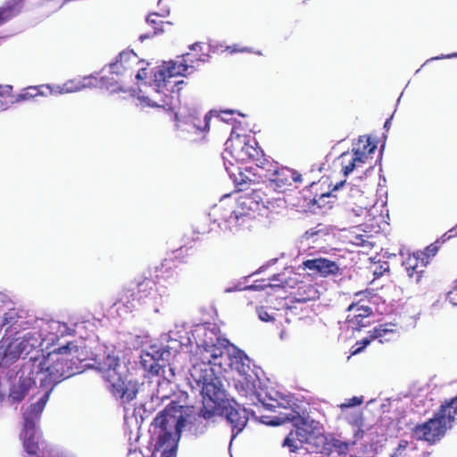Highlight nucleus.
I'll return each instance as SVG.
<instances>
[{
	"label": "nucleus",
	"instance_id": "3c124183",
	"mask_svg": "<svg viewBox=\"0 0 457 457\" xmlns=\"http://www.w3.org/2000/svg\"><path fill=\"white\" fill-rule=\"evenodd\" d=\"M260 318L262 320H265V321H268L270 320V315L265 312L263 315L262 314H260Z\"/></svg>",
	"mask_w": 457,
	"mask_h": 457
},
{
	"label": "nucleus",
	"instance_id": "37998d69",
	"mask_svg": "<svg viewBox=\"0 0 457 457\" xmlns=\"http://www.w3.org/2000/svg\"><path fill=\"white\" fill-rule=\"evenodd\" d=\"M457 237V224L452 228L451 229H449L447 232H445L442 237H441V239L443 242H445L453 237Z\"/></svg>",
	"mask_w": 457,
	"mask_h": 457
},
{
	"label": "nucleus",
	"instance_id": "2f4dec72",
	"mask_svg": "<svg viewBox=\"0 0 457 457\" xmlns=\"http://www.w3.org/2000/svg\"><path fill=\"white\" fill-rule=\"evenodd\" d=\"M295 407H284L285 411H280V417L278 418L277 421H273L272 424L278 425L281 423H285L287 421H295L300 418V411H298L299 407L295 404Z\"/></svg>",
	"mask_w": 457,
	"mask_h": 457
},
{
	"label": "nucleus",
	"instance_id": "a878e982",
	"mask_svg": "<svg viewBox=\"0 0 457 457\" xmlns=\"http://www.w3.org/2000/svg\"><path fill=\"white\" fill-rule=\"evenodd\" d=\"M23 1L24 0H8L0 6V26L22 12Z\"/></svg>",
	"mask_w": 457,
	"mask_h": 457
},
{
	"label": "nucleus",
	"instance_id": "c9c22d12",
	"mask_svg": "<svg viewBox=\"0 0 457 457\" xmlns=\"http://www.w3.org/2000/svg\"><path fill=\"white\" fill-rule=\"evenodd\" d=\"M349 443L341 441L339 439L335 438L331 436L330 438V447L331 448V453L336 451L339 454H346L349 451Z\"/></svg>",
	"mask_w": 457,
	"mask_h": 457
},
{
	"label": "nucleus",
	"instance_id": "20e7f679",
	"mask_svg": "<svg viewBox=\"0 0 457 457\" xmlns=\"http://www.w3.org/2000/svg\"><path fill=\"white\" fill-rule=\"evenodd\" d=\"M236 226L239 232L251 230L256 224L262 208L270 203L262 187L253 188L251 193H245L238 196L235 202Z\"/></svg>",
	"mask_w": 457,
	"mask_h": 457
},
{
	"label": "nucleus",
	"instance_id": "b1692460",
	"mask_svg": "<svg viewBox=\"0 0 457 457\" xmlns=\"http://www.w3.org/2000/svg\"><path fill=\"white\" fill-rule=\"evenodd\" d=\"M436 414L451 428L457 420V395L445 401Z\"/></svg>",
	"mask_w": 457,
	"mask_h": 457
},
{
	"label": "nucleus",
	"instance_id": "13d9d810",
	"mask_svg": "<svg viewBox=\"0 0 457 457\" xmlns=\"http://www.w3.org/2000/svg\"><path fill=\"white\" fill-rule=\"evenodd\" d=\"M356 347H361V345H356V344L353 346V350L355 349Z\"/></svg>",
	"mask_w": 457,
	"mask_h": 457
},
{
	"label": "nucleus",
	"instance_id": "9b49d317",
	"mask_svg": "<svg viewBox=\"0 0 457 457\" xmlns=\"http://www.w3.org/2000/svg\"><path fill=\"white\" fill-rule=\"evenodd\" d=\"M104 378L112 395L122 400L123 403H129L137 397L138 383L133 380L126 381L115 368L106 370Z\"/></svg>",
	"mask_w": 457,
	"mask_h": 457
},
{
	"label": "nucleus",
	"instance_id": "a211bd4d",
	"mask_svg": "<svg viewBox=\"0 0 457 457\" xmlns=\"http://www.w3.org/2000/svg\"><path fill=\"white\" fill-rule=\"evenodd\" d=\"M46 391L44 395L35 403L30 404L27 410L23 412V426L36 428L37 422L40 420L41 414L45 409V406L49 399L52 392L49 388H44Z\"/></svg>",
	"mask_w": 457,
	"mask_h": 457
},
{
	"label": "nucleus",
	"instance_id": "58836bf2",
	"mask_svg": "<svg viewBox=\"0 0 457 457\" xmlns=\"http://www.w3.org/2000/svg\"><path fill=\"white\" fill-rule=\"evenodd\" d=\"M363 403L362 396H353L352 398L346 399L345 403H341L339 406L342 410L353 407L356 405H361Z\"/></svg>",
	"mask_w": 457,
	"mask_h": 457
},
{
	"label": "nucleus",
	"instance_id": "c03bdc74",
	"mask_svg": "<svg viewBox=\"0 0 457 457\" xmlns=\"http://www.w3.org/2000/svg\"><path fill=\"white\" fill-rule=\"evenodd\" d=\"M135 77L138 80H144L147 77V71L145 68H140L138 70L135 69Z\"/></svg>",
	"mask_w": 457,
	"mask_h": 457
},
{
	"label": "nucleus",
	"instance_id": "393cba45",
	"mask_svg": "<svg viewBox=\"0 0 457 457\" xmlns=\"http://www.w3.org/2000/svg\"><path fill=\"white\" fill-rule=\"evenodd\" d=\"M21 437L26 453L29 455H36L39 450V438L37 436L36 428H22Z\"/></svg>",
	"mask_w": 457,
	"mask_h": 457
},
{
	"label": "nucleus",
	"instance_id": "79ce46f5",
	"mask_svg": "<svg viewBox=\"0 0 457 457\" xmlns=\"http://www.w3.org/2000/svg\"><path fill=\"white\" fill-rule=\"evenodd\" d=\"M172 439V433L166 430H162V434H160L158 437V445L160 446H163L168 444Z\"/></svg>",
	"mask_w": 457,
	"mask_h": 457
},
{
	"label": "nucleus",
	"instance_id": "423d86ee",
	"mask_svg": "<svg viewBox=\"0 0 457 457\" xmlns=\"http://www.w3.org/2000/svg\"><path fill=\"white\" fill-rule=\"evenodd\" d=\"M258 178L265 179L267 183L263 189L274 190L278 193L286 192L293 182H301L302 175L295 170L279 166L278 162L268 159L262 169L258 170Z\"/></svg>",
	"mask_w": 457,
	"mask_h": 457
},
{
	"label": "nucleus",
	"instance_id": "f03ea898",
	"mask_svg": "<svg viewBox=\"0 0 457 457\" xmlns=\"http://www.w3.org/2000/svg\"><path fill=\"white\" fill-rule=\"evenodd\" d=\"M79 348L72 343L59 347L49 353L38 362L34 361L30 374L37 375L40 387H54L61 381L82 371V361Z\"/></svg>",
	"mask_w": 457,
	"mask_h": 457
},
{
	"label": "nucleus",
	"instance_id": "72a5a7b5",
	"mask_svg": "<svg viewBox=\"0 0 457 457\" xmlns=\"http://www.w3.org/2000/svg\"><path fill=\"white\" fill-rule=\"evenodd\" d=\"M14 95L11 85H0V111L4 110L10 103H13Z\"/></svg>",
	"mask_w": 457,
	"mask_h": 457
},
{
	"label": "nucleus",
	"instance_id": "6ab92c4d",
	"mask_svg": "<svg viewBox=\"0 0 457 457\" xmlns=\"http://www.w3.org/2000/svg\"><path fill=\"white\" fill-rule=\"evenodd\" d=\"M330 438L331 436H327L321 433L317 435L311 433L308 436H305L304 439H299V442L306 443L308 445L307 450L309 452L328 456L331 454V448H329Z\"/></svg>",
	"mask_w": 457,
	"mask_h": 457
},
{
	"label": "nucleus",
	"instance_id": "4468645a",
	"mask_svg": "<svg viewBox=\"0 0 457 457\" xmlns=\"http://www.w3.org/2000/svg\"><path fill=\"white\" fill-rule=\"evenodd\" d=\"M140 63L137 55L132 51H123L116 61L110 63L108 72L123 80L124 78L131 79L135 73V68Z\"/></svg>",
	"mask_w": 457,
	"mask_h": 457
},
{
	"label": "nucleus",
	"instance_id": "e433bc0d",
	"mask_svg": "<svg viewBox=\"0 0 457 457\" xmlns=\"http://www.w3.org/2000/svg\"><path fill=\"white\" fill-rule=\"evenodd\" d=\"M391 333H394V330L388 329L386 325H379L378 327L374 328L373 331L371 332V338L379 339V342L383 343V337Z\"/></svg>",
	"mask_w": 457,
	"mask_h": 457
},
{
	"label": "nucleus",
	"instance_id": "c85d7f7f",
	"mask_svg": "<svg viewBox=\"0 0 457 457\" xmlns=\"http://www.w3.org/2000/svg\"><path fill=\"white\" fill-rule=\"evenodd\" d=\"M43 88H46L51 91V87L48 85H40V86H29L21 90L20 94L14 96V102H21L31 100L39 96H45Z\"/></svg>",
	"mask_w": 457,
	"mask_h": 457
},
{
	"label": "nucleus",
	"instance_id": "412c9836",
	"mask_svg": "<svg viewBox=\"0 0 457 457\" xmlns=\"http://www.w3.org/2000/svg\"><path fill=\"white\" fill-rule=\"evenodd\" d=\"M350 192V199L347 203L350 208L349 211L356 216L363 215L370 207L367 197L357 187H352Z\"/></svg>",
	"mask_w": 457,
	"mask_h": 457
},
{
	"label": "nucleus",
	"instance_id": "8fccbe9b",
	"mask_svg": "<svg viewBox=\"0 0 457 457\" xmlns=\"http://www.w3.org/2000/svg\"><path fill=\"white\" fill-rule=\"evenodd\" d=\"M331 196H332V192L329 191V192L321 194L319 197V200H321L322 198H325V197H331Z\"/></svg>",
	"mask_w": 457,
	"mask_h": 457
},
{
	"label": "nucleus",
	"instance_id": "a18cd8bd",
	"mask_svg": "<svg viewBox=\"0 0 457 457\" xmlns=\"http://www.w3.org/2000/svg\"><path fill=\"white\" fill-rule=\"evenodd\" d=\"M161 366L154 361L151 366L149 367L148 370L152 375H159Z\"/></svg>",
	"mask_w": 457,
	"mask_h": 457
},
{
	"label": "nucleus",
	"instance_id": "5701e85b",
	"mask_svg": "<svg viewBox=\"0 0 457 457\" xmlns=\"http://www.w3.org/2000/svg\"><path fill=\"white\" fill-rule=\"evenodd\" d=\"M232 350L228 351L227 354L228 368L237 370L240 373H245L249 368L247 361H249L247 355L244 351L238 349L235 345L231 346Z\"/></svg>",
	"mask_w": 457,
	"mask_h": 457
},
{
	"label": "nucleus",
	"instance_id": "864d4df0",
	"mask_svg": "<svg viewBox=\"0 0 457 457\" xmlns=\"http://www.w3.org/2000/svg\"><path fill=\"white\" fill-rule=\"evenodd\" d=\"M187 61L190 62H193V60L191 58V54H187Z\"/></svg>",
	"mask_w": 457,
	"mask_h": 457
},
{
	"label": "nucleus",
	"instance_id": "4be33fe9",
	"mask_svg": "<svg viewBox=\"0 0 457 457\" xmlns=\"http://www.w3.org/2000/svg\"><path fill=\"white\" fill-rule=\"evenodd\" d=\"M403 264L409 278L417 283L420 282L424 272L423 269L427 264V262H424V257H420L417 253H413L406 259Z\"/></svg>",
	"mask_w": 457,
	"mask_h": 457
},
{
	"label": "nucleus",
	"instance_id": "603ef678",
	"mask_svg": "<svg viewBox=\"0 0 457 457\" xmlns=\"http://www.w3.org/2000/svg\"><path fill=\"white\" fill-rule=\"evenodd\" d=\"M391 124V119H387L384 124V128L388 129Z\"/></svg>",
	"mask_w": 457,
	"mask_h": 457
},
{
	"label": "nucleus",
	"instance_id": "49530a36",
	"mask_svg": "<svg viewBox=\"0 0 457 457\" xmlns=\"http://www.w3.org/2000/svg\"><path fill=\"white\" fill-rule=\"evenodd\" d=\"M162 457H176V448L172 447L170 450L163 451Z\"/></svg>",
	"mask_w": 457,
	"mask_h": 457
},
{
	"label": "nucleus",
	"instance_id": "7c9ffc66",
	"mask_svg": "<svg viewBox=\"0 0 457 457\" xmlns=\"http://www.w3.org/2000/svg\"><path fill=\"white\" fill-rule=\"evenodd\" d=\"M304 430L303 428H298L295 430H292L289 434L285 437L282 445L284 447H288L291 453H295L299 449V445L296 443V439H304L305 436L303 434Z\"/></svg>",
	"mask_w": 457,
	"mask_h": 457
},
{
	"label": "nucleus",
	"instance_id": "cd10ccee",
	"mask_svg": "<svg viewBox=\"0 0 457 457\" xmlns=\"http://www.w3.org/2000/svg\"><path fill=\"white\" fill-rule=\"evenodd\" d=\"M121 82L122 79H120L119 77H116L115 75H111L108 72V70L103 69L101 71L98 80V86L100 87L116 91L121 89Z\"/></svg>",
	"mask_w": 457,
	"mask_h": 457
},
{
	"label": "nucleus",
	"instance_id": "39448f33",
	"mask_svg": "<svg viewBox=\"0 0 457 457\" xmlns=\"http://www.w3.org/2000/svg\"><path fill=\"white\" fill-rule=\"evenodd\" d=\"M223 158L230 162H253L258 170L268 161L254 137L238 134L226 141Z\"/></svg>",
	"mask_w": 457,
	"mask_h": 457
},
{
	"label": "nucleus",
	"instance_id": "6e6552de",
	"mask_svg": "<svg viewBox=\"0 0 457 457\" xmlns=\"http://www.w3.org/2000/svg\"><path fill=\"white\" fill-rule=\"evenodd\" d=\"M188 411H193V409H189L188 406L183 407L172 402L156 415L154 418V424L156 427L162 428V430H166L168 428L170 420L175 419V413L179 411L181 414L177 419L175 425L178 432L187 425L190 424L191 429L194 430L195 433H203L206 428V426L203 425L200 420L195 421L193 418L196 413H188Z\"/></svg>",
	"mask_w": 457,
	"mask_h": 457
},
{
	"label": "nucleus",
	"instance_id": "de8ad7c7",
	"mask_svg": "<svg viewBox=\"0 0 457 457\" xmlns=\"http://www.w3.org/2000/svg\"><path fill=\"white\" fill-rule=\"evenodd\" d=\"M275 279H276V275L273 276L272 279L269 278V282L268 283L263 284V285H253V286H251V287H253V288H257V287L265 288V287H272L271 281L275 280Z\"/></svg>",
	"mask_w": 457,
	"mask_h": 457
},
{
	"label": "nucleus",
	"instance_id": "ea45409f",
	"mask_svg": "<svg viewBox=\"0 0 457 457\" xmlns=\"http://www.w3.org/2000/svg\"><path fill=\"white\" fill-rule=\"evenodd\" d=\"M409 446L407 440H400L398 446L395 448L394 454L391 457H405V450Z\"/></svg>",
	"mask_w": 457,
	"mask_h": 457
},
{
	"label": "nucleus",
	"instance_id": "473e14b6",
	"mask_svg": "<svg viewBox=\"0 0 457 457\" xmlns=\"http://www.w3.org/2000/svg\"><path fill=\"white\" fill-rule=\"evenodd\" d=\"M256 175L258 176V172L253 174L254 178H250L248 175L240 172L238 178L235 179V184L237 187L238 191H245L249 189L252 186H255L259 184L258 179H256Z\"/></svg>",
	"mask_w": 457,
	"mask_h": 457
},
{
	"label": "nucleus",
	"instance_id": "bf43d9fd",
	"mask_svg": "<svg viewBox=\"0 0 457 457\" xmlns=\"http://www.w3.org/2000/svg\"><path fill=\"white\" fill-rule=\"evenodd\" d=\"M181 81H174V84H179Z\"/></svg>",
	"mask_w": 457,
	"mask_h": 457
},
{
	"label": "nucleus",
	"instance_id": "dca6fc26",
	"mask_svg": "<svg viewBox=\"0 0 457 457\" xmlns=\"http://www.w3.org/2000/svg\"><path fill=\"white\" fill-rule=\"evenodd\" d=\"M192 65H186L183 63L169 62L161 67L154 72V83L159 92L161 89L167 87L170 83V79L179 75H185L187 69H192Z\"/></svg>",
	"mask_w": 457,
	"mask_h": 457
},
{
	"label": "nucleus",
	"instance_id": "f257e3e1",
	"mask_svg": "<svg viewBox=\"0 0 457 457\" xmlns=\"http://www.w3.org/2000/svg\"><path fill=\"white\" fill-rule=\"evenodd\" d=\"M233 345L213 330H205L191 359L190 377L204 397L202 415L213 416L223 396L220 375L228 370L227 354Z\"/></svg>",
	"mask_w": 457,
	"mask_h": 457
},
{
	"label": "nucleus",
	"instance_id": "c756f323",
	"mask_svg": "<svg viewBox=\"0 0 457 457\" xmlns=\"http://www.w3.org/2000/svg\"><path fill=\"white\" fill-rule=\"evenodd\" d=\"M137 293L136 288L131 284L129 287H124L119 293L118 299L115 302V304L121 303L125 307H132L133 303L136 301H140Z\"/></svg>",
	"mask_w": 457,
	"mask_h": 457
},
{
	"label": "nucleus",
	"instance_id": "4d7b16f0",
	"mask_svg": "<svg viewBox=\"0 0 457 457\" xmlns=\"http://www.w3.org/2000/svg\"><path fill=\"white\" fill-rule=\"evenodd\" d=\"M453 56H457V54H449L447 57L451 58V57H453Z\"/></svg>",
	"mask_w": 457,
	"mask_h": 457
},
{
	"label": "nucleus",
	"instance_id": "bb28decb",
	"mask_svg": "<svg viewBox=\"0 0 457 457\" xmlns=\"http://www.w3.org/2000/svg\"><path fill=\"white\" fill-rule=\"evenodd\" d=\"M147 24L151 27L152 31H149L146 34L140 35L139 38L141 41L155 37L164 31L165 25H171L169 21H163L160 19V14L157 12L150 13L146 18Z\"/></svg>",
	"mask_w": 457,
	"mask_h": 457
},
{
	"label": "nucleus",
	"instance_id": "2eb2a0df",
	"mask_svg": "<svg viewBox=\"0 0 457 457\" xmlns=\"http://www.w3.org/2000/svg\"><path fill=\"white\" fill-rule=\"evenodd\" d=\"M364 301L360 298L357 301H353L347 307V312H354L353 315L349 314L346 319L348 328L352 330H361L370 325L368 319L372 314V309L368 304H361Z\"/></svg>",
	"mask_w": 457,
	"mask_h": 457
},
{
	"label": "nucleus",
	"instance_id": "f3484780",
	"mask_svg": "<svg viewBox=\"0 0 457 457\" xmlns=\"http://www.w3.org/2000/svg\"><path fill=\"white\" fill-rule=\"evenodd\" d=\"M303 266L304 269L309 270L315 274H319L323 278L342 274V270L339 265L336 262L327 258L320 257L309 259L303 262Z\"/></svg>",
	"mask_w": 457,
	"mask_h": 457
},
{
	"label": "nucleus",
	"instance_id": "1a4fd4ad",
	"mask_svg": "<svg viewBox=\"0 0 457 457\" xmlns=\"http://www.w3.org/2000/svg\"><path fill=\"white\" fill-rule=\"evenodd\" d=\"M178 262L176 259H164L162 263L156 267L155 278H153L150 271L148 276L146 273H143L135 278L132 282L133 287L136 288L137 296L140 301L147 298L156 288V284L160 278H171L176 273L175 270L178 268Z\"/></svg>",
	"mask_w": 457,
	"mask_h": 457
},
{
	"label": "nucleus",
	"instance_id": "7ed1b4c3",
	"mask_svg": "<svg viewBox=\"0 0 457 457\" xmlns=\"http://www.w3.org/2000/svg\"><path fill=\"white\" fill-rule=\"evenodd\" d=\"M148 105L162 108L169 116L170 120L175 122L177 130L182 133L184 139L190 143H198L205 140L210 130V120L212 112H207L203 118L196 113H190L183 116L179 112L175 111L172 104V96L166 95L161 102L152 101Z\"/></svg>",
	"mask_w": 457,
	"mask_h": 457
},
{
	"label": "nucleus",
	"instance_id": "f8f14e48",
	"mask_svg": "<svg viewBox=\"0 0 457 457\" xmlns=\"http://www.w3.org/2000/svg\"><path fill=\"white\" fill-rule=\"evenodd\" d=\"M449 428L436 413L428 420L417 424L411 429V436L418 441H425L434 445L439 441L446 433Z\"/></svg>",
	"mask_w": 457,
	"mask_h": 457
},
{
	"label": "nucleus",
	"instance_id": "6e6d98bb",
	"mask_svg": "<svg viewBox=\"0 0 457 457\" xmlns=\"http://www.w3.org/2000/svg\"><path fill=\"white\" fill-rule=\"evenodd\" d=\"M6 323H8L7 318L5 316H4L2 325H4Z\"/></svg>",
	"mask_w": 457,
	"mask_h": 457
},
{
	"label": "nucleus",
	"instance_id": "0eeeda50",
	"mask_svg": "<svg viewBox=\"0 0 457 457\" xmlns=\"http://www.w3.org/2000/svg\"><path fill=\"white\" fill-rule=\"evenodd\" d=\"M204 397L202 396V406L199 408L196 414L194 416V420L196 421L198 420H204L206 422L213 420L218 415H224L227 422L231 427L232 436L231 440H233L239 433H241L245 428L248 421V413L245 408L240 407L239 405L234 406L228 403L226 399L225 390L223 389V396L221 401L220 402L219 407L213 416L210 418H205L202 415V410L204 408ZM204 425V423L202 422ZM207 426V423H204Z\"/></svg>",
	"mask_w": 457,
	"mask_h": 457
},
{
	"label": "nucleus",
	"instance_id": "aec40b11",
	"mask_svg": "<svg viewBox=\"0 0 457 457\" xmlns=\"http://www.w3.org/2000/svg\"><path fill=\"white\" fill-rule=\"evenodd\" d=\"M37 381H38L37 375H31L30 373L29 377H21L19 383L10 388L9 398L13 402H21Z\"/></svg>",
	"mask_w": 457,
	"mask_h": 457
},
{
	"label": "nucleus",
	"instance_id": "5fc2aeb1",
	"mask_svg": "<svg viewBox=\"0 0 457 457\" xmlns=\"http://www.w3.org/2000/svg\"><path fill=\"white\" fill-rule=\"evenodd\" d=\"M221 112H223V113H234V111L233 110H225V111H222Z\"/></svg>",
	"mask_w": 457,
	"mask_h": 457
},
{
	"label": "nucleus",
	"instance_id": "09e8293b",
	"mask_svg": "<svg viewBox=\"0 0 457 457\" xmlns=\"http://www.w3.org/2000/svg\"><path fill=\"white\" fill-rule=\"evenodd\" d=\"M345 181L343 180V181H340L338 183H337L334 187H333V189L332 191H336L337 190L339 187H343L345 185Z\"/></svg>",
	"mask_w": 457,
	"mask_h": 457
},
{
	"label": "nucleus",
	"instance_id": "4c0bfd02",
	"mask_svg": "<svg viewBox=\"0 0 457 457\" xmlns=\"http://www.w3.org/2000/svg\"><path fill=\"white\" fill-rule=\"evenodd\" d=\"M374 296V295L372 294L371 291L370 290H363V291H359L357 293L354 294V299L353 301H357L358 299L360 298H363L364 301H362L361 303V304H367L369 303H370V299Z\"/></svg>",
	"mask_w": 457,
	"mask_h": 457
},
{
	"label": "nucleus",
	"instance_id": "ddd939ff",
	"mask_svg": "<svg viewBox=\"0 0 457 457\" xmlns=\"http://www.w3.org/2000/svg\"><path fill=\"white\" fill-rule=\"evenodd\" d=\"M211 220L219 226L224 224L225 228L232 232H239L236 226L235 203L229 196H225L214 204L209 212Z\"/></svg>",
	"mask_w": 457,
	"mask_h": 457
},
{
	"label": "nucleus",
	"instance_id": "f704fd0d",
	"mask_svg": "<svg viewBox=\"0 0 457 457\" xmlns=\"http://www.w3.org/2000/svg\"><path fill=\"white\" fill-rule=\"evenodd\" d=\"M444 243L445 242H443L441 238L437 239L436 242L427 246L424 252H418L417 253L420 254V257H424V262H428V259L435 256L437 253L441 245Z\"/></svg>",
	"mask_w": 457,
	"mask_h": 457
},
{
	"label": "nucleus",
	"instance_id": "a19ab883",
	"mask_svg": "<svg viewBox=\"0 0 457 457\" xmlns=\"http://www.w3.org/2000/svg\"><path fill=\"white\" fill-rule=\"evenodd\" d=\"M373 340V338H371V335L369 337H365L363 339H361V341H358L356 342V345H361V347H356L355 349H353L352 351V354H357L359 353H361L366 346H368L370 342Z\"/></svg>",
	"mask_w": 457,
	"mask_h": 457
},
{
	"label": "nucleus",
	"instance_id": "9d476101",
	"mask_svg": "<svg viewBox=\"0 0 457 457\" xmlns=\"http://www.w3.org/2000/svg\"><path fill=\"white\" fill-rule=\"evenodd\" d=\"M376 147L377 145L371 141L370 137L366 135L359 137L353 153L345 152L338 158L344 175L347 176L356 167L365 163L368 156L375 151Z\"/></svg>",
	"mask_w": 457,
	"mask_h": 457
}]
</instances>
